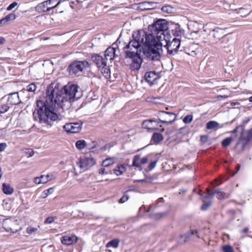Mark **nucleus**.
<instances>
[{
  "instance_id": "2eb2a0df",
  "label": "nucleus",
  "mask_w": 252,
  "mask_h": 252,
  "mask_svg": "<svg viewBox=\"0 0 252 252\" xmlns=\"http://www.w3.org/2000/svg\"><path fill=\"white\" fill-rule=\"evenodd\" d=\"M92 60L96 64L99 69H100L101 66H105V64L107 63L106 60L102 56L98 55H93Z\"/></svg>"
},
{
  "instance_id": "f257e3e1",
  "label": "nucleus",
  "mask_w": 252,
  "mask_h": 252,
  "mask_svg": "<svg viewBox=\"0 0 252 252\" xmlns=\"http://www.w3.org/2000/svg\"><path fill=\"white\" fill-rule=\"evenodd\" d=\"M77 93L78 86L75 84H68L63 88H60L58 84L57 87L50 85L47 89L46 96L36 101L37 108L33 112L34 120L50 126L61 120L62 116L55 111L68 107L75 98H79Z\"/></svg>"
},
{
  "instance_id": "c85d7f7f",
  "label": "nucleus",
  "mask_w": 252,
  "mask_h": 252,
  "mask_svg": "<svg viewBox=\"0 0 252 252\" xmlns=\"http://www.w3.org/2000/svg\"><path fill=\"white\" fill-rule=\"evenodd\" d=\"M115 158H107L102 161V165L103 167H108L115 162Z\"/></svg>"
},
{
  "instance_id": "393cba45",
  "label": "nucleus",
  "mask_w": 252,
  "mask_h": 252,
  "mask_svg": "<svg viewBox=\"0 0 252 252\" xmlns=\"http://www.w3.org/2000/svg\"><path fill=\"white\" fill-rule=\"evenodd\" d=\"M163 139V135L160 132H155L153 134L152 141H153L154 143L158 144Z\"/></svg>"
},
{
  "instance_id": "5701e85b",
  "label": "nucleus",
  "mask_w": 252,
  "mask_h": 252,
  "mask_svg": "<svg viewBox=\"0 0 252 252\" xmlns=\"http://www.w3.org/2000/svg\"><path fill=\"white\" fill-rule=\"evenodd\" d=\"M229 41L227 35H223L221 38L216 41V43L222 48H225L227 46V43Z\"/></svg>"
},
{
  "instance_id": "3c124183",
  "label": "nucleus",
  "mask_w": 252,
  "mask_h": 252,
  "mask_svg": "<svg viewBox=\"0 0 252 252\" xmlns=\"http://www.w3.org/2000/svg\"><path fill=\"white\" fill-rule=\"evenodd\" d=\"M110 172V171H109V172L106 171L104 167L100 168L98 171L99 174H101V175L107 174L109 173Z\"/></svg>"
},
{
  "instance_id": "13d9d810",
  "label": "nucleus",
  "mask_w": 252,
  "mask_h": 252,
  "mask_svg": "<svg viewBox=\"0 0 252 252\" xmlns=\"http://www.w3.org/2000/svg\"><path fill=\"white\" fill-rule=\"evenodd\" d=\"M148 162V158L147 157H144L142 159L140 158V163L141 164H144Z\"/></svg>"
},
{
  "instance_id": "a18cd8bd",
  "label": "nucleus",
  "mask_w": 252,
  "mask_h": 252,
  "mask_svg": "<svg viewBox=\"0 0 252 252\" xmlns=\"http://www.w3.org/2000/svg\"><path fill=\"white\" fill-rule=\"evenodd\" d=\"M171 9V7L169 6H164L161 8V10L164 12L170 13Z\"/></svg>"
},
{
  "instance_id": "bb28decb",
  "label": "nucleus",
  "mask_w": 252,
  "mask_h": 252,
  "mask_svg": "<svg viewBox=\"0 0 252 252\" xmlns=\"http://www.w3.org/2000/svg\"><path fill=\"white\" fill-rule=\"evenodd\" d=\"M140 163V156L139 155H136L134 156L133 161H132V165L133 166L137 167L139 168L140 170H142V168L141 166Z\"/></svg>"
},
{
  "instance_id": "37998d69",
  "label": "nucleus",
  "mask_w": 252,
  "mask_h": 252,
  "mask_svg": "<svg viewBox=\"0 0 252 252\" xmlns=\"http://www.w3.org/2000/svg\"><path fill=\"white\" fill-rule=\"evenodd\" d=\"M129 199V195L127 194H125L119 200V202L123 203L126 202Z\"/></svg>"
},
{
  "instance_id": "423d86ee",
  "label": "nucleus",
  "mask_w": 252,
  "mask_h": 252,
  "mask_svg": "<svg viewBox=\"0 0 252 252\" xmlns=\"http://www.w3.org/2000/svg\"><path fill=\"white\" fill-rule=\"evenodd\" d=\"M62 0H48L39 3L35 9L39 12H49L54 8L57 7L61 3Z\"/></svg>"
},
{
  "instance_id": "603ef678",
  "label": "nucleus",
  "mask_w": 252,
  "mask_h": 252,
  "mask_svg": "<svg viewBox=\"0 0 252 252\" xmlns=\"http://www.w3.org/2000/svg\"><path fill=\"white\" fill-rule=\"evenodd\" d=\"M208 136L207 135H203L200 136V141L202 143H205L208 140Z\"/></svg>"
},
{
  "instance_id": "774afa93",
  "label": "nucleus",
  "mask_w": 252,
  "mask_h": 252,
  "mask_svg": "<svg viewBox=\"0 0 252 252\" xmlns=\"http://www.w3.org/2000/svg\"><path fill=\"white\" fill-rule=\"evenodd\" d=\"M249 100L250 102H252V96L249 98Z\"/></svg>"
},
{
  "instance_id": "f03ea898",
  "label": "nucleus",
  "mask_w": 252,
  "mask_h": 252,
  "mask_svg": "<svg viewBox=\"0 0 252 252\" xmlns=\"http://www.w3.org/2000/svg\"><path fill=\"white\" fill-rule=\"evenodd\" d=\"M160 41L150 33L139 30L133 32L132 39L124 50L127 56L143 53L149 60L159 61L162 52Z\"/></svg>"
},
{
  "instance_id": "b1692460",
  "label": "nucleus",
  "mask_w": 252,
  "mask_h": 252,
  "mask_svg": "<svg viewBox=\"0 0 252 252\" xmlns=\"http://www.w3.org/2000/svg\"><path fill=\"white\" fill-rule=\"evenodd\" d=\"M68 134L78 133L82 129V127H63Z\"/></svg>"
},
{
  "instance_id": "5fc2aeb1",
  "label": "nucleus",
  "mask_w": 252,
  "mask_h": 252,
  "mask_svg": "<svg viewBox=\"0 0 252 252\" xmlns=\"http://www.w3.org/2000/svg\"><path fill=\"white\" fill-rule=\"evenodd\" d=\"M7 129L5 127L0 128V137L4 136L6 134Z\"/></svg>"
},
{
  "instance_id": "e433bc0d",
  "label": "nucleus",
  "mask_w": 252,
  "mask_h": 252,
  "mask_svg": "<svg viewBox=\"0 0 252 252\" xmlns=\"http://www.w3.org/2000/svg\"><path fill=\"white\" fill-rule=\"evenodd\" d=\"M23 151L28 157H31L34 155V151L32 149H24L23 150Z\"/></svg>"
},
{
  "instance_id": "e2e57ef3",
  "label": "nucleus",
  "mask_w": 252,
  "mask_h": 252,
  "mask_svg": "<svg viewBox=\"0 0 252 252\" xmlns=\"http://www.w3.org/2000/svg\"><path fill=\"white\" fill-rule=\"evenodd\" d=\"M5 23L4 21V19H1V20H0V26H1V24H4Z\"/></svg>"
},
{
  "instance_id": "864d4df0",
  "label": "nucleus",
  "mask_w": 252,
  "mask_h": 252,
  "mask_svg": "<svg viewBox=\"0 0 252 252\" xmlns=\"http://www.w3.org/2000/svg\"><path fill=\"white\" fill-rule=\"evenodd\" d=\"M8 108H9L6 105L2 106L0 108V113H3L6 112L8 110Z\"/></svg>"
},
{
  "instance_id": "c9c22d12",
  "label": "nucleus",
  "mask_w": 252,
  "mask_h": 252,
  "mask_svg": "<svg viewBox=\"0 0 252 252\" xmlns=\"http://www.w3.org/2000/svg\"><path fill=\"white\" fill-rule=\"evenodd\" d=\"M15 18H16L15 14L14 13H10V14L7 15V16H6L5 18H3V19H4L5 23H6V22H8L9 21L14 20L15 19Z\"/></svg>"
},
{
  "instance_id": "6e6552de",
  "label": "nucleus",
  "mask_w": 252,
  "mask_h": 252,
  "mask_svg": "<svg viewBox=\"0 0 252 252\" xmlns=\"http://www.w3.org/2000/svg\"><path fill=\"white\" fill-rule=\"evenodd\" d=\"M210 24H206L204 26V31L207 32L209 35H211L215 40V42L219 40L223 36V30L219 28L210 29Z\"/></svg>"
},
{
  "instance_id": "20e7f679",
  "label": "nucleus",
  "mask_w": 252,
  "mask_h": 252,
  "mask_svg": "<svg viewBox=\"0 0 252 252\" xmlns=\"http://www.w3.org/2000/svg\"><path fill=\"white\" fill-rule=\"evenodd\" d=\"M237 139L235 147L241 145V148L244 149L248 143L252 139V127L249 130H246L244 127H239Z\"/></svg>"
},
{
  "instance_id": "7c9ffc66",
  "label": "nucleus",
  "mask_w": 252,
  "mask_h": 252,
  "mask_svg": "<svg viewBox=\"0 0 252 252\" xmlns=\"http://www.w3.org/2000/svg\"><path fill=\"white\" fill-rule=\"evenodd\" d=\"M120 241L118 239H115L109 241L106 245L107 248L112 247L114 248H117L119 245Z\"/></svg>"
},
{
  "instance_id": "338daca9",
  "label": "nucleus",
  "mask_w": 252,
  "mask_h": 252,
  "mask_svg": "<svg viewBox=\"0 0 252 252\" xmlns=\"http://www.w3.org/2000/svg\"><path fill=\"white\" fill-rule=\"evenodd\" d=\"M156 215L158 216H159L160 217H161L162 216V214L160 213V214H156Z\"/></svg>"
},
{
  "instance_id": "c756f323",
  "label": "nucleus",
  "mask_w": 252,
  "mask_h": 252,
  "mask_svg": "<svg viewBox=\"0 0 252 252\" xmlns=\"http://www.w3.org/2000/svg\"><path fill=\"white\" fill-rule=\"evenodd\" d=\"M125 167L123 165H118L117 168L113 169V173L115 174L117 176L122 174L125 171Z\"/></svg>"
},
{
  "instance_id": "052dcab7",
  "label": "nucleus",
  "mask_w": 252,
  "mask_h": 252,
  "mask_svg": "<svg viewBox=\"0 0 252 252\" xmlns=\"http://www.w3.org/2000/svg\"><path fill=\"white\" fill-rule=\"evenodd\" d=\"M240 165L238 164L236 166V171L234 173H233V175H234L235 174H236L240 169Z\"/></svg>"
},
{
  "instance_id": "c03bdc74",
  "label": "nucleus",
  "mask_w": 252,
  "mask_h": 252,
  "mask_svg": "<svg viewBox=\"0 0 252 252\" xmlns=\"http://www.w3.org/2000/svg\"><path fill=\"white\" fill-rule=\"evenodd\" d=\"M211 202H204L201 206V209L204 211L207 210L211 206Z\"/></svg>"
},
{
  "instance_id": "2f4dec72",
  "label": "nucleus",
  "mask_w": 252,
  "mask_h": 252,
  "mask_svg": "<svg viewBox=\"0 0 252 252\" xmlns=\"http://www.w3.org/2000/svg\"><path fill=\"white\" fill-rule=\"evenodd\" d=\"M75 146L79 150L84 149L86 146V142L85 140H80L76 142Z\"/></svg>"
},
{
  "instance_id": "49530a36",
  "label": "nucleus",
  "mask_w": 252,
  "mask_h": 252,
  "mask_svg": "<svg viewBox=\"0 0 252 252\" xmlns=\"http://www.w3.org/2000/svg\"><path fill=\"white\" fill-rule=\"evenodd\" d=\"M18 4V3L17 2H13V3H11L7 7V10L8 11L11 10L12 9H13L16 6H17Z\"/></svg>"
},
{
  "instance_id": "a211bd4d",
  "label": "nucleus",
  "mask_w": 252,
  "mask_h": 252,
  "mask_svg": "<svg viewBox=\"0 0 252 252\" xmlns=\"http://www.w3.org/2000/svg\"><path fill=\"white\" fill-rule=\"evenodd\" d=\"M116 56V49L113 47H109L105 51L104 59L106 61L113 60Z\"/></svg>"
},
{
  "instance_id": "39448f33",
  "label": "nucleus",
  "mask_w": 252,
  "mask_h": 252,
  "mask_svg": "<svg viewBox=\"0 0 252 252\" xmlns=\"http://www.w3.org/2000/svg\"><path fill=\"white\" fill-rule=\"evenodd\" d=\"M91 64L87 61H75L72 63L68 67L71 75L79 76L83 69L90 67Z\"/></svg>"
},
{
  "instance_id": "0eeeda50",
  "label": "nucleus",
  "mask_w": 252,
  "mask_h": 252,
  "mask_svg": "<svg viewBox=\"0 0 252 252\" xmlns=\"http://www.w3.org/2000/svg\"><path fill=\"white\" fill-rule=\"evenodd\" d=\"M166 47L167 53L169 55H174L178 51L181 45V39L179 38H174L172 41H170L165 38Z\"/></svg>"
},
{
  "instance_id": "f8f14e48",
  "label": "nucleus",
  "mask_w": 252,
  "mask_h": 252,
  "mask_svg": "<svg viewBox=\"0 0 252 252\" xmlns=\"http://www.w3.org/2000/svg\"><path fill=\"white\" fill-rule=\"evenodd\" d=\"M159 78V74L154 71L146 72L145 74L146 81L151 85L156 84Z\"/></svg>"
},
{
  "instance_id": "de8ad7c7",
  "label": "nucleus",
  "mask_w": 252,
  "mask_h": 252,
  "mask_svg": "<svg viewBox=\"0 0 252 252\" xmlns=\"http://www.w3.org/2000/svg\"><path fill=\"white\" fill-rule=\"evenodd\" d=\"M157 162H158V160H155V161L151 162L149 165V170H152V169H153L155 167Z\"/></svg>"
},
{
  "instance_id": "9d476101",
  "label": "nucleus",
  "mask_w": 252,
  "mask_h": 252,
  "mask_svg": "<svg viewBox=\"0 0 252 252\" xmlns=\"http://www.w3.org/2000/svg\"><path fill=\"white\" fill-rule=\"evenodd\" d=\"M95 163V159L92 157H84L80 159L78 163L79 166L83 170H86Z\"/></svg>"
},
{
  "instance_id": "f704fd0d",
  "label": "nucleus",
  "mask_w": 252,
  "mask_h": 252,
  "mask_svg": "<svg viewBox=\"0 0 252 252\" xmlns=\"http://www.w3.org/2000/svg\"><path fill=\"white\" fill-rule=\"evenodd\" d=\"M52 176L50 175H41V178L42 179V184H45L49 181L52 180Z\"/></svg>"
},
{
  "instance_id": "7ed1b4c3",
  "label": "nucleus",
  "mask_w": 252,
  "mask_h": 252,
  "mask_svg": "<svg viewBox=\"0 0 252 252\" xmlns=\"http://www.w3.org/2000/svg\"><path fill=\"white\" fill-rule=\"evenodd\" d=\"M168 24L166 20L158 19L152 25V33L154 37L156 36V39L162 41L165 39V37L168 38Z\"/></svg>"
},
{
  "instance_id": "473e14b6",
  "label": "nucleus",
  "mask_w": 252,
  "mask_h": 252,
  "mask_svg": "<svg viewBox=\"0 0 252 252\" xmlns=\"http://www.w3.org/2000/svg\"><path fill=\"white\" fill-rule=\"evenodd\" d=\"M158 125L157 122L153 119L146 120L143 122L142 126H151Z\"/></svg>"
},
{
  "instance_id": "6ab92c4d",
  "label": "nucleus",
  "mask_w": 252,
  "mask_h": 252,
  "mask_svg": "<svg viewBox=\"0 0 252 252\" xmlns=\"http://www.w3.org/2000/svg\"><path fill=\"white\" fill-rule=\"evenodd\" d=\"M8 102L13 105L18 104L20 102L18 93H14L9 94Z\"/></svg>"
},
{
  "instance_id": "cd10ccee",
  "label": "nucleus",
  "mask_w": 252,
  "mask_h": 252,
  "mask_svg": "<svg viewBox=\"0 0 252 252\" xmlns=\"http://www.w3.org/2000/svg\"><path fill=\"white\" fill-rule=\"evenodd\" d=\"M99 69L104 77L107 78L110 76V72L109 66L107 65V63L105 64V66H101L100 69Z\"/></svg>"
},
{
  "instance_id": "0e129e2a",
  "label": "nucleus",
  "mask_w": 252,
  "mask_h": 252,
  "mask_svg": "<svg viewBox=\"0 0 252 252\" xmlns=\"http://www.w3.org/2000/svg\"><path fill=\"white\" fill-rule=\"evenodd\" d=\"M2 175V170H1V167H0V179L1 178Z\"/></svg>"
},
{
  "instance_id": "dca6fc26",
  "label": "nucleus",
  "mask_w": 252,
  "mask_h": 252,
  "mask_svg": "<svg viewBox=\"0 0 252 252\" xmlns=\"http://www.w3.org/2000/svg\"><path fill=\"white\" fill-rule=\"evenodd\" d=\"M78 238L75 235L64 236L62 237L61 242L63 245H71L77 242Z\"/></svg>"
},
{
  "instance_id": "4d7b16f0",
  "label": "nucleus",
  "mask_w": 252,
  "mask_h": 252,
  "mask_svg": "<svg viewBox=\"0 0 252 252\" xmlns=\"http://www.w3.org/2000/svg\"><path fill=\"white\" fill-rule=\"evenodd\" d=\"M6 146V144L5 143H0V152L4 151Z\"/></svg>"
},
{
  "instance_id": "ea45409f",
  "label": "nucleus",
  "mask_w": 252,
  "mask_h": 252,
  "mask_svg": "<svg viewBox=\"0 0 252 252\" xmlns=\"http://www.w3.org/2000/svg\"><path fill=\"white\" fill-rule=\"evenodd\" d=\"M192 120V116L191 115H188L186 116L183 119V122L185 124H189Z\"/></svg>"
},
{
  "instance_id": "9b49d317",
  "label": "nucleus",
  "mask_w": 252,
  "mask_h": 252,
  "mask_svg": "<svg viewBox=\"0 0 252 252\" xmlns=\"http://www.w3.org/2000/svg\"><path fill=\"white\" fill-rule=\"evenodd\" d=\"M126 55H127L126 54ZM141 54H135L133 56L126 55L131 60V63L130 64V67L131 70H139L141 67L142 63V59L140 57Z\"/></svg>"
},
{
  "instance_id": "412c9836",
  "label": "nucleus",
  "mask_w": 252,
  "mask_h": 252,
  "mask_svg": "<svg viewBox=\"0 0 252 252\" xmlns=\"http://www.w3.org/2000/svg\"><path fill=\"white\" fill-rule=\"evenodd\" d=\"M154 2L144 1L138 4V8L141 10H146L152 9Z\"/></svg>"
},
{
  "instance_id": "6e6d98bb",
  "label": "nucleus",
  "mask_w": 252,
  "mask_h": 252,
  "mask_svg": "<svg viewBox=\"0 0 252 252\" xmlns=\"http://www.w3.org/2000/svg\"><path fill=\"white\" fill-rule=\"evenodd\" d=\"M34 182L36 184H42L41 176L39 177H35L34 179Z\"/></svg>"
},
{
  "instance_id": "4be33fe9",
  "label": "nucleus",
  "mask_w": 252,
  "mask_h": 252,
  "mask_svg": "<svg viewBox=\"0 0 252 252\" xmlns=\"http://www.w3.org/2000/svg\"><path fill=\"white\" fill-rule=\"evenodd\" d=\"M172 33L175 36V38H179L180 39L184 34V30L178 25L172 30Z\"/></svg>"
},
{
  "instance_id": "79ce46f5",
  "label": "nucleus",
  "mask_w": 252,
  "mask_h": 252,
  "mask_svg": "<svg viewBox=\"0 0 252 252\" xmlns=\"http://www.w3.org/2000/svg\"><path fill=\"white\" fill-rule=\"evenodd\" d=\"M69 125H79V126H81L83 125V122L81 121L78 120L75 122L66 123L63 126H68Z\"/></svg>"
},
{
  "instance_id": "4468645a",
  "label": "nucleus",
  "mask_w": 252,
  "mask_h": 252,
  "mask_svg": "<svg viewBox=\"0 0 252 252\" xmlns=\"http://www.w3.org/2000/svg\"><path fill=\"white\" fill-rule=\"evenodd\" d=\"M17 220L13 219H4L3 220V227L8 232H16L17 230L14 229L13 226L16 224Z\"/></svg>"
},
{
  "instance_id": "f3484780",
  "label": "nucleus",
  "mask_w": 252,
  "mask_h": 252,
  "mask_svg": "<svg viewBox=\"0 0 252 252\" xmlns=\"http://www.w3.org/2000/svg\"><path fill=\"white\" fill-rule=\"evenodd\" d=\"M197 234V231L196 230H191L190 232L181 235L179 239V242L181 243H185L188 241V239L191 236L193 235H196V236L199 238V236Z\"/></svg>"
},
{
  "instance_id": "8fccbe9b",
  "label": "nucleus",
  "mask_w": 252,
  "mask_h": 252,
  "mask_svg": "<svg viewBox=\"0 0 252 252\" xmlns=\"http://www.w3.org/2000/svg\"><path fill=\"white\" fill-rule=\"evenodd\" d=\"M36 230H37V229L35 228H32L31 227H28L27 229V232L28 234H31L32 233L36 231Z\"/></svg>"
},
{
  "instance_id": "4c0bfd02",
  "label": "nucleus",
  "mask_w": 252,
  "mask_h": 252,
  "mask_svg": "<svg viewBox=\"0 0 252 252\" xmlns=\"http://www.w3.org/2000/svg\"><path fill=\"white\" fill-rule=\"evenodd\" d=\"M224 252H234L233 248L230 245H225L222 247Z\"/></svg>"
},
{
  "instance_id": "bf43d9fd",
  "label": "nucleus",
  "mask_w": 252,
  "mask_h": 252,
  "mask_svg": "<svg viewBox=\"0 0 252 252\" xmlns=\"http://www.w3.org/2000/svg\"><path fill=\"white\" fill-rule=\"evenodd\" d=\"M5 39L4 37H0V45L3 44L5 43Z\"/></svg>"
},
{
  "instance_id": "72a5a7b5",
  "label": "nucleus",
  "mask_w": 252,
  "mask_h": 252,
  "mask_svg": "<svg viewBox=\"0 0 252 252\" xmlns=\"http://www.w3.org/2000/svg\"><path fill=\"white\" fill-rule=\"evenodd\" d=\"M37 87L36 85L32 83L27 86L26 89H24L29 92H34L36 90Z\"/></svg>"
},
{
  "instance_id": "a19ab883",
  "label": "nucleus",
  "mask_w": 252,
  "mask_h": 252,
  "mask_svg": "<svg viewBox=\"0 0 252 252\" xmlns=\"http://www.w3.org/2000/svg\"><path fill=\"white\" fill-rule=\"evenodd\" d=\"M54 190V189L53 188H50L48 189H46L43 191L44 194L45 195V196L44 197V198L46 197L48 195L52 194Z\"/></svg>"
},
{
  "instance_id": "69168bd1",
  "label": "nucleus",
  "mask_w": 252,
  "mask_h": 252,
  "mask_svg": "<svg viewBox=\"0 0 252 252\" xmlns=\"http://www.w3.org/2000/svg\"><path fill=\"white\" fill-rule=\"evenodd\" d=\"M137 181L139 182H145V180H137Z\"/></svg>"
},
{
  "instance_id": "1a4fd4ad",
  "label": "nucleus",
  "mask_w": 252,
  "mask_h": 252,
  "mask_svg": "<svg viewBox=\"0 0 252 252\" xmlns=\"http://www.w3.org/2000/svg\"><path fill=\"white\" fill-rule=\"evenodd\" d=\"M206 190L207 193L205 195L201 193H199L200 195V199L201 200H204L211 198L216 194L217 195V197L219 199H223L224 198L226 195L225 193L221 191L220 189H218L215 191H212L210 189L207 188Z\"/></svg>"
},
{
  "instance_id": "680f3d73",
  "label": "nucleus",
  "mask_w": 252,
  "mask_h": 252,
  "mask_svg": "<svg viewBox=\"0 0 252 252\" xmlns=\"http://www.w3.org/2000/svg\"><path fill=\"white\" fill-rule=\"evenodd\" d=\"M249 229L247 227L244 228L242 230V232L244 233H246L248 232Z\"/></svg>"
},
{
  "instance_id": "a878e982",
  "label": "nucleus",
  "mask_w": 252,
  "mask_h": 252,
  "mask_svg": "<svg viewBox=\"0 0 252 252\" xmlns=\"http://www.w3.org/2000/svg\"><path fill=\"white\" fill-rule=\"evenodd\" d=\"M2 190L3 192L6 194H11L14 191L13 189L10 186V185L6 183H3L2 184Z\"/></svg>"
},
{
  "instance_id": "58836bf2",
  "label": "nucleus",
  "mask_w": 252,
  "mask_h": 252,
  "mask_svg": "<svg viewBox=\"0 0 252 252\" xmlns=\"http://www.w3.org/2000/svg\"><path fill=\"white\" fill-rule=\"evenodd\" d=\"M56 219V217H49L47 218L44 220L45 224H50L52 223Z\"/></svg>"
},
{
  "instance_id": "ddd939ff",
  "label": "nucleus",
  "mask_w": 252,
  "mask_h": 252,
  "mask_svg": "<svg viewBox=\"0 0 252 252\" xmlns=\"http://www.w3.org/2000/svg\"><path fill=\"white\" fill-rule=\"evenodd\" d=\"M239 127H236V128L232 131V135L230 137L225 138L222 142L221 145L224 147H226L230 145V144L233 141H238L237 137L238 130Z\"/></svg>"
},
{
  "instance_id": "09e8293b",
  "label": "nucleus",
  "mask_w": 252,
  "mask_h": 252,
  "mask_svg": "<svg viewBox=\"0 0 252 252\" xmlns=\"http://www.w3.org/2000/svg\"><path fill=\"white\" fill-rule=\"evenodd\" d=\"M218 125H219V124L217 122H216L215 121H213L208 122L206 124V126H218Z\"/></svg>"
},
{
  "instance_id": "aec40b11",
  "label": "nucleus",
  "mask_w": 252,
  "mask_h": 252,
  "mask_svg": "<svg viewBox=\"0 0 252 252\" xmlns=\"http://www.w3.org/2000/svg\"><path fill=\"white\" fill-rule=\"evenodd\" d=\"M162 113L164 114V117L166 118L164 120H161L162 123L169 124L173 121L176 118V116L173 113L162 112Z\"/></svg>"
}]
</instances>
